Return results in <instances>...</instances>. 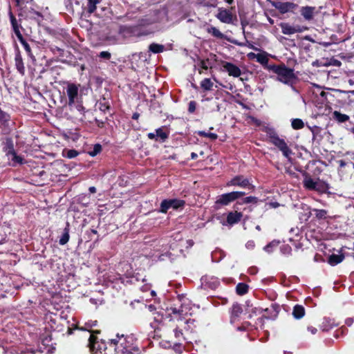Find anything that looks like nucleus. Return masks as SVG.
Returning a JSON list of instances; mask_svg holds the SVG:
<instances>
[{
  "instance_id": "obj_1",
  "label": "nucleus",
  "mask_w": 354,
  "mask_h": 354,
  "mask_svg": "<svg viewBox=\"0 0 354 354\" xmlns=\"http://www.w3.org/2000/svg\"><path fill=\"white\" fill-rule=\"evenodd\" d=\"M268 69L277 75V81L291 86L293 91H297L294 84L297 82V77L294 69L287 67L284 64L270 65Z\"/></svg>"
},
{
  "instance_id": "obj_2",
  "label": "nucleus",
  "mask_w": 354,
  "mask_h": 354,
  "mask_svg": "<svg viewBox=\"0 0 354 354\" xmlns=\"http://www.w3.org/2000/svg\"><path fill=\"white\" fill-rule=\"evenodd\" d=\"M267 133L270 142L277 147L283 153L285 157L289 158L292 151L286 141L279 138L278 134L273 129H268Z\"/></svg>"
},
{
  "instance_id": "obj_3",
  "label": "nucleus",
  "mask_w": 354,
  "mask_h": 354,
  "mask_svg": "<svg viewBox=\"0 0 354 354\" xmlns=\"http://www.w3.org/2000/svg\"><path fill=\"white\" fill-rule=\"evenodd\" d=\"M245 195L243 192H232L227 194H223L218 196L215 201L214 208L216 209H220L222 206L228 205L230 203L236 201Z\"/></svg>"
},
{
  "instance_id": "obj_4",
  "label": "nucleus",
  "mask_w": 354,
  "mask_h": 354,
  "mask_svg": "<svg viewBox=\"0 0 354 354\" xmlns=\"http://www.w3.org/2000/svg\"><path fill=\"white\" fill-rule=\"evenodd\" d=\"M270 3L282 15L287 12H294L298 8L297 4L290 1H270Z\"/></svg>"
},
{
  "instance_id": "obj_5",
  "label": "nucleus",
  "mask_w": 354,
  "mask_h": 354,
  "mask_svg": "<svg viewBox=\"0 0 354 354\" xmlns=\"http://www.w3.org/2000/svg\"><path fill=\"white\" fill-rule=\"evenodd\" d=\"M80 84H75L74 83H67L66 93L68 97V105L72 106L78 99Z\"/></svg>"
},
{
  "instance_id": "obj_6",
  "label": "nucleus",
  "mask_w": 354,
  "mask_h": 354,
  "mask_svg": "<svg viewBox=\"0 0 354 354\" xmlns=\"http://www.w3.org/2000/svg\"><path fill=\"white\" fill-rule=\"evenodd\" d=\"M185 205V202L182 200L178 199H168L164 200L160 204V212L166 213L170 208L178 209Z\"/></svg>"
},
{
  "instance_id": "obj_7",
  "label": "nucleus",
  "mask_w": 354,
  "mask_h": 354,
  "mask_svg": "<svg viewBox=\"0 0 354 354\" xmlns=\"http://www.w3.org/2000/svg\"><path fill=\"white\" fill-rule=\"evenodd\" d=\"M279 26L282 33L288 35L302 32L303 31L307 30V28L306 27H302L299 25L292 26L290 24L285 22L281 23Z\"/></svg>"
},
{
  "instance_id": "obj_8",
  "label": "nucleus",
  "mask_w": 354,
  "mask_h": 354,
  "mask_svg": "<svg viewBox=\"0 0 354 354\" xmlns=\"http://www.w3.org/2000/svg\"><path fill=\"white\" fill-rule=\"evenodd\" d=\"M216 17L218 20L225 24H231L233 21L232 13L230 10L222 8H218Z\"/></svg>"
},
{
  "instance_id": "obj_9",
  "label": "nucleus",
  "mask_w": 354,
  "mask_h": 354,
  "mask_svg": "<svg viewBox=\"0 0 354 354\" xmlns=\"http://www.w3.org/2000/svg\"><path fill=\"white\" fill-rule=\"evenodd\" d=\"M222 66L228 73L230 76L238 77L241 75V69L232 63L222 62Z\"/></svg>"
},
{
  "instance_id": "obj_10",
  "label": "nucleus",
  "mask_w": 354,
  "mask_h": 354,
  "mask_svg": "<svg viewBox=\"0 0 354 354\" xmlns=\"http://www.w3.org/2000/svg\"><path fill=\"white\" fill-rule=\"evenodd\" d=\"M227 186H238L245 188L250 187V183L249 180L243 176H236L227 183Z\"/></svg>"
},
{
  "instance_id": "obj_11",
  "label": "nucleus",
  "mask_w": 354,
  "mask_h": 354,
  "mask_svg": "<svg viewBox=\"0 0 354 354\" xmlns=\"http://www.w3.org/2000/svg\"><path fill=\"white\" fill-rule=\"evenodd\" d=\"M243 217V213L237 211L230 212L227 214L226 222L230 225L238 223Z\"/></svg>"
},
{
  "instance_id": "obj_12",
  "label": "nucleus",
  "mask_w": 354,
  "mask_h": 354,
  "mask_svg": "<svg viewBox=\"0 0 354 354\" xmlns=\"http://www.w3.org/2000/svg\"><path fill=\"white\" fill-rule=\"evenodd\" d=\"M243 313L242 307L237 303L233 304L230 310V322H235Z\"/></svg>"
},
{
  "instance_id": "obj_13",
  "label": "nucleus",
  "mask_w": 354,
  "mask_h": 354,
  "mask_svg": "<svg viewBox=\"0 0 354 354\" xmlns=\"http://www.w3.org/2000/svg\"><path fill=\"white\" fill-rule=\"evenodd\" d=\"M300 12L306 20L310 21L313 19L315 12V7L308 6H303L300 9Z\"/></svg>"
},
{
  "instance_id": "obj_14",
  "label": "nucleus",
  "mask_w": 354,
  "mask_h": 354,
  "mask_svg": "<svg viewBox=\"0 0 354 354\" xmlns=\"http://www.w3.org/2000/svg\"><path fill=\"white\" fill-rule=\"evenodd\" d=\"M194 322V319H188L185 322H183L182 319H178V324H176V328L174 329V336L176 339L180 341L181 339H184L183 334L181 329H179L180 326H182L183 324H193Z\"/></svg>"
},
{
  "instance_id": "obj_15",
  "label": "nucleus",
  "mask_w": 354,
  "mask_h": 354,
  "mask_svg": "<svg viewBox=\"0 0 354 354\" xmlns=\"http://www.w3.org/2000/svg\"><path fill=\"white\" fill-rule=\"evenodd\" d=\"M15 66L20 74L22 75L25 73V67L23 62V59L21 55L20 51L17 49L15 54Z\"/></svg>"
},
{
  "instance_id": "obj_16",
  "label": "nucleus",
  "mask_w": 354,
  "mask_h": 354,
  "mask_svg": "<svg viewBox=\"0 0 354 354\" xmlns=\"http://www.w3.org/2000/svg\"><path fill=\"white\" fill-rule=\"evenodd\" d=\"M10 22L12 24V29L18 39H21L23 35H21L20 30H19V26L18 25L17 21L15 18V17L13 15L12 12H10L9 13Z\"/></svg>"
},
{
  "instance_id": "obj_17",
  "label": "nucleus",
  "mask_w": 354,
  "mask_h": 354,
  "mask_svg": "<svg viewBox=\"0 0 354 354\" xmlns=\"http://www.w3.org/2000/svg\"><path fill=\"white\" fill-rule=\"evenodd\" d=\"M3 149V151L6 153V156L8 157V160H10V155L15 152L13 142L10 138L6 139Z\"/></svg>"
},
{
  "instance_id": "obj_18",
  "label": "nucleus",
  "mask_w": 354,
  "mask_h": 354,
  "mask_svg": "<svg viewBox=\"0 0 354 354\" xmlns=\"http://www.w3.org/2000/svg\"><path fill=\"white\" fill-rule=\"evenodd\" d=\"M10 162L9 165L12 167L17 166V165H22L25 162L24 158L21 156L17 155L16 152L12 153L10 155Z\"/></svg>"
},
{
  "instance_id": "obj_19",
  "label": "nucleus",
  "mask_w": 354,
  "mask_h": 354,
  "mask_svg": "<svg viewBox=\"0 0 354 354\" xmlns=\"http://www.w3.org/2000/svg\"><path fill=\"white\" fill-rule=\"evenodd\" d=\"M120 351L121 354H141V350L138 346H124Z\"/></svg>"
},
{
  "instance_id": "obj_20",
  "label": "nucleus",
  "mask_w": 354,
  "mask_h": 354,
  "mask_svg": "<svg viewBox=\"0 0 354 354\" xmlns=\"http://www.w3.org/2000/svg\"><path fill=\"white\" fill-rule=\"evenodd\" d=\"M201 88L203 91H212L214 86V82L210 78H205L201 82Z\"/></svg>"
},
{
  "instance_id": "obj_21",
  "label": "nucleus",
  "mask_w": 354,
  "mask_h": 354,
  "mask_svg": "<svg viewBox=\"0 0 354 354\" xmlns=\"http://www.w3.org/2000/svg\"><path fill=\"white\" fill-rule=\"evenodd\" d=\"M344 259V255L341 254H331L329 258L328 262L331 266H336L337 264L341 263Z\"/></svg>"
},
{
  "instance_id": "obj_22",
  "label": "nucleus",
  "mask_w": 354,
  "mask_h": 354,
  "mask_svg": "<svg viewBox=\"0 0 354 354\" xmlns=\"http://www.w3.org/2000/svg\"><path fill=\"white\" fill-rule=\"evenodd\" d=\"M304 186L306 189L309 190H314L316 188V185H317L318 182L315 181L310 177H306L304 180Z\"/></svg>"
},
{
  "instance_id": "obj_23",
  "label": "nucleus",
  "mask_w": 354,
  "mask_h": 354,
  "mask_svg": "<svg viewBox=\"0 0 354 354\" xmlns=\"http://www.w3.org/2000/svg\"><path fill=\"white\" fill-rule=\"evenodd\" d=\"M305 315L304 308L301 305H296L292 311V315L296 319H300Z\"/></svg>"
},
{
  "instance_id": "obj_24",
  "label": "nucleus",
  "mask_w": 354,
  "mask_h": 354,
  "mask_svg": "<svg viewBox=\"0 0 354 354\" xmlns=\"http://www.w3.org/2000/svg\"><path fill=\"white\" fill-rule=\"evenodd\" d=\"M21 44L24 47V49L26 52L27 53L28 57L33 61L35 62L36 59L35 56L33 55L30 45L26 41V40L24 39L23 37H21V39H18Z\"/></svg>"
},
{
  "instance_id": "obj_25",
  "label": "nucleus",
  "mask_w": 354,
  "mask_h": 354,
  "mask_svg": "<svg viewBox=\"0 0 354 354\" xmlns=\"http://www.w3.org/2000/svg\"><path fill=\"white\" fill-rule=\"evenodd\" d=\"M333 118L337 120L338 122H344L349 120V116L346 114H343L337 111H335L333 113Z\"/></svg>"
},
{
  "instance_id": "obj_26",
  "label": "nucleus",
  "mask_w": 354,
  "mask_h": 354,
  "mask_svg": "<svg viewBox=\"0 0 354 354\" xmlns=\"http://www.w3.org/2000/svg\"><path fill=\"white\" fill-rule=\"evenodd\" d=\"M100 3V0H88L87 12L89 14L93 13L97 9V5Z\"/></svg>"
},
{
  "instance_id": "obj_27",
  "label": "nucleus",
  "mask_w": 354,
  "mask_h": 354,
  "mask_svg": "<svg viewBox=\"0 0 354 354\" xmlns=\"http://www.w3.org/2000/svg\"><path fill=\"white\" fill-rule=\"evenodd\" d=\"M207 32L212 34L214 37L218 39H223L224 35L216 27L211 26L207 28Z\"/></svg>"
},
{
  "instance_id": "obj_28",
  "label": "nucleus",
  "mask_w": 354,
  "mask_h": 354,
  "mask_svg": "<svg viewBox=\"0 0 354 354\" xmlns=\"http://www.w3.org/2000/svg\"><path fill=\"white\" fill-rule=\"evenodd\" d=\"M149 49L151 52L153 53H160L163 52L165 46L162 44L153 43L150 44Z\"/></svg>"
},
{
  "instance_id": "obj_29",
  "label": "nucleus",
  "mask_w": 354,
  "mask_h": 354,
  "mask_svg": "<svg viewBox=\"0 0 354 354\" xmlns=\"http://www.w3.org/2000/svg\"><path fill=\"white\" fill-rule=\"evenodd\" d=\"M156 140L160 139L162 142L165 141L168 138V133L163 131L162 128H158L156 130Z\"/></svg>"
},
{
  "instance_id": "obj_30",
  "label": "nucleus",
  "mask_w": 354,
  "mask_h": 354,
  "mask_svg": "<svg viewBox=\"0 0 354 354\" xmlns=\"http://www.w3.org/2000/svg\"><path fill=\"white\" fill-rule=\"evenodd\" d=\"M248 286L243 283H239L236 287V291L238 295H243L248 292Z\"/></svg>"
},
{
  "instance_id": "obj_31",
  "label": "nucleus",
  "mask_w": 354,
  "mask_h": 354,
  "mask_svg": "<svg viewBox=\"0 0 354 354\" xmlns=\"http://www.w3.org/2000/svg\"><path fill=\"white\" fill-rule=\"evenodd\" d=\"M209 59H201L199 62L200 68L198 69V73L202 75L204 74V70L206 71L209 68Z\"/></svg>"
},
{
  "instance_id": "obj_32",
  "label": "nucleus",
  "mask_w": 354,
  "mask_h": 354,
  "mask_svg": "<svg viewBox=\"0 0 354 354\" xmlns=\"http://www.w3.org/2000/svg\"><path fill=\"white\" fill-rule=\"evenodd\" d=\"M69 230L68 227H66L64 229V232L59 241V244L62 245L66 244L69 240Z\"/></svg>"
},
{
  "instance_id": "obj_33",
  "label": "nucleus",
  "mask_w": 354,
  "mask_h": 354,
  "mask_svg": "<svg viewBox=\"0 0 354 354\" xmlns=\"http://www.w3.org/2000/svg\"><path fill=\"white\" fill-rule=\"evenodd\" d=\"M292 127L294 129H301L304 127V123L301 119H293L291 123Z\"/></svg>"
},
{
  "instance_id": "obj_34",
  "label": "nucleus",
  "mask_w": 354,
  "mask_h": 354,
  "mask_svg": "<svg viewBox=\"0 0 354 354\" xmlns=\"http://www.w3.org/2000/svg\"><path fill=\"white\" fill-rule=\"evenodd\" d=\"M313 212H315V216L319 219H322V218H326L327 211L325 209H314Z\"/></svg>"
},
{
  "instance_id": "obj_35",
  "label": "nucleus",
  "mask_w": 354,
  "mask_h": 354,
  "mask_svg": "<svg viewBox=\"0 0 354 354\" xmlns=\"http://www.w3.org/2000/svg\"><path fill=\"white\" fill-rule=\"evenodd\" d=\"M198 135H200L201 136H203V137H205V138H210L212 140H214L217 139V138H218V136L216 133H207V132H205V131H199L198 132Z\"/></svg>"
},
{
  "instance_id": "obj_36",
  "label": "nucleus",
  "mask_w": 354,
  "mask_h": 354,
  "mask_svg": "<svg viewBox=\"0 0 354 354\" xmlns=\"http://www.w3.org/2000/svg\"><path fill=\"white\" fill-rule=\"evenodd\" d=\"M258 201V198L255 196H248L243 199L241 203H238L239 204L243 203H257Z\"/></svg>"
},
{
  "instance_id": "obj_37",
  "label": "nucleus",
  "mask_w": 354,
  "mask_h": 354,
  "mask_svg": "<svg viewBox=\"0 0 354 354\" xmlns=\"http://www.w3.org/2000/svg\"><path fill=\"white\" fill-rule=\"evenodd\" d=\"M79 154L78 151L75 149H69L66 151L65 156L68 158H75Z\"/></svg>"
},
{
  "instance_id": "obj_38",
  "label": "nucleus",
  "mask_w": 354,
  "mask_h": 354,
  "mask_svg": "<svg viewBox=\"0 0 354 354\" xmlns=\"http://www.w3.org/2000/svg\"><path fill=\"white\" fill-rule=\"evenodd\" d=\"M91 334L89 337V342H90V344H93L95 343V340H96V336L94 335V333L95 334H98L100 333V331L99 330H93V331H91Z\"/></svg>"
},
{
  "instance_id": "obj_39",
  "label": "nucleus",
  "mask_w": 354,
  "mask_h": 354,
  "mask_svg": "<svg viewBox=\"0 0 354 354\" xmlns=\"http://www.w3.org/2000/svg\"><path fill=\"white\" fill-rule=\"evenodd\" d=\"M9 115L0 109V121L6 122L9 120Z\"/></svg>"
},
{
  "instance_id": "obj_40",
  "label": "nucleus",
  "mask_w": 354,
  "mask_h": 354,
  "mask_svg": "<svg viewBox=\"0 0 354 354\" xmlns=\"http://www.w3.org/2000/svg\"><path fill=\"white\" fill-rule=\"evenodd\" d=\"M196 104L194 101H190L189 103L188 111L190 113H194L196 110Z\"/></svg>"
},
{
  "instance_id": "obj_41",
  "label": "nucleus",
  "mask_w": 354,
  "mask_h": 354,
  "mask_svg": "<svg viewBox=\"0 0 354 354\" xmlns=\"http://www.w3.org/2000/svg\"><path fill=\"white\" fill-rule=\"evenodd\" d=\"M99 57L103 59H109L111 58V53L108 51H102Z\"/></svg>"
},
{
  "instance_id": "obj_42",
  "label": "nucleus",
  "mask_w": 354,
  "mask_h": 354,
  "mask_svg": "<svg viewBox=\"0 0 354 354\" xmlns=\"http://www.w3.org/2000/svg\"><path fill=\"white\" fill-rule=\"evenodd\" d=\"M278 245V242L277 241H272L271 243H270L269 244H268L265 248H264V250L268 252H270L271 250H270V248H272L274 246H277Z\"/></svg>"
},
{
  "instance_id": "obj_43",
  "label": "nucleus",
  "mask_w": 354,
  "mask_h": 354,
  "mask_svg": "<svg viewBox=\"0 0 354 354\" xmlns=\"http://www.w3.org/2000/svg\"><path fill=\"white\" fill-rule=\"evenodd\" d=\"M257 59L261 64H263L268 62V59L265 56L260 54L257 55Z\"/></svg>"
},
{
  "instance_id": "obj_44",
  "label": "nucleus",
  "mask_w": 354,
  "mask_h": 354,
  "mask_svg": "<svg viewBox=\"0 0 354 354\" xmlns=\"http://www.w3.org/2000/svg\"><path fill=\"white\" fill-rule=\"evenodd\" d=\"M325 185L318 182L317 185H316V188H315L314 190L319 192H323L325 191Z\"/></svg>"
},
{
  "instance_id": "obj_45",
  "label": "nucleus",
  "mask_w": 354,
  "mask_h": 354,
  "mask_svg": "<svg viewBox=\"0 0 354 354\" xmlns=\"http://www.w3.org/2000/svg\"><path fill=\"white\" fill-rule=\"evenodd\" d=\"M101 149L102 148H101V146L100 145H95V147H94V151L91 154L92 156H95L96 154H97L98 153L100 152Z\"/></svg>"
},
{
  "instance_id": "obj_46",
  "label": "nucleus",
  "mask_w": 354,
  "mask_h": 354,
  "mask_svg": "<svg viewBox=\"0 0 354 354\" xmlns=\"http://www.w3.org/2000/svg\"><path fill=\"white\" fill-rule=\"evenodd\" d=\"M308 330L310 331L313 335H315L317 333V329L313 326H308Z\"/></svg>"
},
{
  "instance_id": "obj_47",
  "label": "nucleus",
  "mask_w": 354,
  "mask_h": 354,
  "mask_svg": "<svg viewBox=\"0 0 354 354\" xmlns=\"http://www.w3.org/2000/svg\"><path fill=\"white\" fill-rule=\"evenodd\" d=\"M147 137L151 139V140H153V139H156V134L154 133H149L147 134Z\"/></svg>"
},
{
  "instance_id": "obj_48",
  "label": "nucleus",
  "mask_w": 354,
  "mask_h": 354,
  "mask_svg": "<svg viewBox=\"0 0 354 354\" xmlns=\"http://www.w3.org/2000/svg\"><path fill=\"white\" fill-rule=\"evenodd\" d=\"M146 308H147L148 310L149 311H151V312L154 311L156 310L155 306L153 305H151V304L146 306Z\"/></svg>"
},
{
  "instance_id": "obj_49",
  "label": "nucleus",
  "mask_w": 354,
  "mask_h": 354,
  "mask_svg": "<svg viewBox=\"0 0 354 354\" xmlns=\"http://www.w3.org/2000/svg\"><path fill=\"white\" fill-rule=\"evenodd\" d=\"M285 252H287V253H290L291 252V248L288 245L284 246Z\"/></svg>"
},
{
  "instance_id": "obj_50",
  "label": "nucleus",
  "mask_w": 354,
  "mask_h": 354,
  "mask_svg": "<svg viewBox=\"0 0 354 354\" xmlns=\"http://www.w3.org/2000/svg\"><path fill=\"white\" fill-rule=\"evenodd\" d=\"M353 322V319L352 318H348L346 320V324H348V326H350Z\"/></svg>"
},
{
  "instance_id": "obj_51",
  "label": "nucleus",
  "mask_w": 354,
  "mask_h": 354,
  "mask_svg": "<svg viewBox=\"0 0 354 354\" xmlns=\"http://www.w3.org/2000/svg\"><path fill=\"white\" fill-rule=\"evenodd\" d=\"M89 192L91 193H95L96 192V188L95 187H89Z\"/></svg>"
},
{
  "instance_id": "obj_52",
  "label": "nucleus",
  "mask_w": 354,
  "mask_h": 354,
  "mask_svg": "<svg viewBox=\"0 0 354 354\" xmlns=\"http://www.w3.org/2000/svg\"><path fill=\"white\" fill-rule=\"evenodd\" d=\"M197 157H198V155H197L196 153L192 152V153H191V158H192V159L194 160V159H196Z\"/></svg>"
},
{
  "instance_id": "obj_53",
  "label": "nucleus",
  "mask_w": 354,
  "mask_h": 354,
  "mask_svg": "<svg viewBox=\"0 0 354 354\" xmlns=\"http://www.w3.org/2000/svg\"><path fill=\"white\" fill-rule=\"evenodd\" d=\"M139 118V113H135L133 114L132 118L134 120H137Z\"/></svg>"
},
{
  "instance_id": "obj_54",
  "label": "nucleus",
  "mask_w": 354,
  "mask_h": 354,
  "mask_svg": "<svg viewBox=\"0 0 354 354\" xmlns=\"http://www.w3.org/2000/svg\"><path fill=\"white\" fill-rule=\"evenodd\" d=\"M111 343L113 344L114 345H117L118 343L119 342V340H118L117 339H111Z\"/></svg>"
},
{
  "instance_id": "obj_55",
  "label": "nucleus",
  "mask_w": 354,
  "mask_h": 354,
  "mask_svg": "<svg viewBox=\"0 0 354 354\" xmlns=\"http://www.w3.org/2000/svg\"><path fill=\"white\" fill-rule=\"evenodd\" d=\"M225 1L228 3V4H232L234 1V0H225Z\"/></svg>"
},
{
  "instance_id": "obj_56",
  "label": "nucleus",
  "mask_w": 354,
  "mask_h": 354,
  "mask_svg": "<svg viewBox=\"0 0 354 354\" xmlns=\"http://www.w3.org/2000/svg\"><path fill=\"white\" fill-rule=\"evenodd\" d=\"M34 14L37 15V16H41L40 13L39 12L34 11Z\"/></svg>"
},
{
  "instance_id": "obj_57",
  "label": "nucleus",
  "mask_w": 354,
  "mask_h": 354,
  "mask_svg": "<svg viewBox=\"0 0 354 354\" xmlns=\"http://www.w3.org/2000/svg\"><path fill=\"white\" fill-rule=\"evenodd\" d=\"M351 132L354 133V127L351 129Z\"/></svg>"
},
{
  "instance_id": "obj_58",
  "label": "nucleus",
  "mask_w": 354,
  "mask_h": 354,
  "mask_svg": "<svg viewBox=\"0 0 354 354\" xmlns=\"http://www.w3.org/2000/svg\"><path fill=\"white\" fill-rule=\"evenodd\" d=\"M212 79L215 81V82H217V80L215 77H213Z\"/></svg>"
},
{
  "instance_id": "obj_59",
  "label": "nucleus",
  "mask_w": 354,
  "mask_h": 354,
  "mask_svg": "<svg viewBox=\"0 0 354 354\" xmlns=\"http://www.w3.org/2000/svg\"><path fill=\"white\" fill-rule=\"evenodd\" d=\"M321 95H322V96H323V95H325L324 91H322V92L321 93Z\"/></svg>"
},
{
  "instance_id": "obj_60",
  "label": "nucleus",
  "mask_w": 354,
  "mask_h": 354,
  "mask_svg": "<svg viewBox=\"0 0 354 354\" xmlns=\"http://www.w3.org/2000/svg\"><path fill=\"white\" fill-rule=\"evenodd\" d=\"M117 337L120 339V340L121 339L122 337H123V335H121V337H119V335H118Z\"/></svg>"
},
{
  "instance_id": "obj_61",
  "label": "nucleus",
  "mask_w": 354,
  "mask_h": 354,
  "mask_svg": "<svg viewBox=\"0 0 354 354\" xmlns=\"http://www.w3.org/2000/svg\"><path fill=\"white\" fill-rule=\"evenodd\" d=\"M17 3L19 4V0H15Z\"/></svg>"
},
{
  "instance_id": "obj_62",
  "label": "nucleus",
  "mask_w": 354,
  "mask_h": 354,
  "mask_svg": "<svg viewBox=\"0 0 354 354\" xmlns=\"http://www.w3.org/2000/svg\"><path fill=\"white\" fill-rule=\"evenodd\" d=\"M176 312H177V311H176V309H174V310H173V313H176Z\"/></svg>"
}]
</instances>
